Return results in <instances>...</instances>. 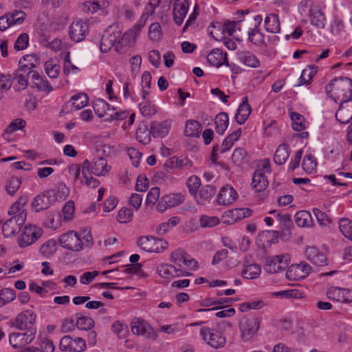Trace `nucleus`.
Wrapping results in <instances>:
<instances>
[{"mask_svg":"<svg viewBox=\"0 0 352 352\" xmlns=\"http://www.w3.org/2000/svg\"><path fill=\"white\" fill-rule=\"evenodd\" d=\"M170 122L165 120L164 122L153 121L150 124V133L153 137H164L170 130Z\"/></svg>","mask_w":352,"mask_h":352,"instance_id":"obj_20","label":"nucleus"},{"mask_svg":"<svg viewBox=\"0 0 352 352\" xmlns=\"http://www.w3.org/2000/svg\"><path fill=\"white\" fill-rule=\"evenodd\" d=\"M289 155V146L286 144H280L276 148L274 156V161L278 165L284 164L287 160Z\"/></svg>","mask_w":352,"mask_h":352,"instance_id":"obj_31","label":"nucleus"},{"mask_svg":"<svg viewBox=\"0 0 352 352\" xmlns=\"http://www.w3.org/2000/svg\"><path fill=\"white\" fill-rule=\"evenodd\" d=\"M131 331L134 334L146 336L151 340H156L157 334L153 330L151 326L144 320L135 318L131 324Z\"/></svg>","mask_w":352,"mask_h":352,"instance_id":"obj_11","label":"nucleus"},{"mask_svg":"<svg viewBox=\"0 0 352 352\" xmlns=\"http://www.w3.org/2000/svg\"><path fill=\"white\" fill-rule=\"evenodd\" d=\"M260 327V320L258 318H243L239 322L241 338L244 341H248L255 335Z\"/></svg>","mask_w":352,"mask_h":352,"instance_id":"obj_8","label":"nucleus"},{"mask_svg":"<svg viewBox=\"0 0 352 352\" xmlns=\"http://www.w3.org/2000/svg\"><path fill=\"white\" fill-rule=\"evenodd\" d=\"M290 261L288 254H281L266 258L264 270L270 274L280 273L286 270Z\"/></svg>","mask_w":352,"mask_h":352,"instance_id":"obj_3","label":"nucleus"},{"mask_svg":"<svg viewBox=\"0 0 352 352\" xmlns=\"http://www.w3.org/2000/svg\"><path fill=\"white\" fill-rule=\"evenodd\" d=\"M42 235V230L35 226H25L21 234L19 245L21 248L32 244Z\"/></svg>","mask_w":352,"mask_h":352,"instance_id":"obj_10","label":"nucleus"},{"mask_svg":"<svg viewBox=\"0 0 352 352\" xmlns=\"http://www.w3.org/2000/svg\"><path fill=\"white\" fill-rule=\"evenodd\" d=\"M89 161L88 160H85L82 166V174L83 175V178L85 180V184L88 186H91V188H96L100 184V182L91 176H89V173L86 172V170H89Z\"/></svg>","mask_w":352,"mask_h":352,"instance_id":"obj_43","label":"nucleus"},{"mask_svg":"<svg viewBox=\"0 0 352 352\" xmlns=\"http://www.w3.org/2000/svg\"><path fill=\"white\" fill-rule=\"evenodd\" d=\"M317 166V162L316 157L311 155H306L302 162V167L304 170L308 173H311L313 170H315Z\"/></svg>","mask_w":352,"mask_h":352,"instance_id":"obj_46","label":"nucleus"},{"mask_svg":"<svg viewBox=\"0 0 352 352\" xmlns=\"http://www.w3.org/2000/svg\"><path fill=\"white\" fill-rule=\"evenodd\" d=\"M60 245L67 250L78 252L82 249V243L76 232L69 231L61 234L58 239Z\"/></svg>","mask_w":352,"mask_h":352,"instance_id":"obj_7","label":"nucleus"},{"mask_svg":"<svg viewBox=\"0 0 352 352\" xmlns=\"http://www.w3.org/2000/svg\"><path fill=\"white\" fill-rule=\"evenodd\" d=\"M132 216L131 209L122 208L118 212L117 219L120 223H125L131 221Z\"/></svg>","mask_w":352,"mask_h":352,"instance_id":"obj_62","label":"nucleus"},{"mask_svg":"<svg viewBox=\"0 0 352 352\" xmlns=\"http://www.w3.org/2000/svg\"><path fill=\"white\" fill-rule=\"evenodd\" d=\"M294 220L296 225L301 228H309L313 225V219L310 212L300 210L296 213Z\"/></svg>","mask_w":352,"mask_h":352,"instance_id":"obj_29","label":"nucleus"},{"mask_svg":"<svg viewBox=\"0 0 352 352\" xmlns=\"http://www.w3.org/2000/svg\"><path fill=\"white\" fill-rule=\"evenodd\" d=\"M238 58L241 63L251 67H258L260 65L258 59L250 52L241 51L238 53Z\"/></svg>","mask_w":352,"mask_h":352,"instance_id":"obj_30","label":"nucleus"},{"mask_svg":"<svg viewBox=\"0 0 352 352\" xmlns=\"http://www.w3.org/2000/svg\"><path fill=\"white\" fill-rule=\"evenodd\" d=\"M162 29L159 23H153L148 30V37L151 41H158L162 38Z\"/></svg>","mask_w":352,"mask_h":352,"instance_id":"obj_51","label":"nucleus"},{"mask_svg":"<svg viewBox=\"0 0 352 352\" xmlns=\"http://www.w3.org/2000/svg\"><path fill=\"white\" fill-rule=\"evenodd\" d=\"M55 252L56 241L54 240L47 241L46 243L43 244L40 248V253L46 258L53 255Z\"/></svg>","mask_w":352,"mask_h":352,"instance_id":"obj_52","label":"nucleus"},{"mask_svg":"<svg viewBox=\"0 0 352 352\" xmlns=\"http://www.w3.org/2000/svg\"><path fill=\"white\" fill-rule=\"evenodd\" d=\"M313 212L318 223L321 226H327L328 224L331 223L330 218L327 216V214L322 212L320 209L315 208L313 209Z\"/></svg>","mask_w":352,"mask_h":352,"instance_id":"obj_63","label":"nucleus"},{"mask_svg":"<svg viewBox=\"0 0 352 352\" xmlns=\"http://www.w3.org/2000/svg\"><path fill=\"white\" fill-rule=\"evenodd\" d=\"M229 123L228 116L226 112H221L214 118L215 130L219 135H223Z\"/></svg>","mask_w":352,"mask_h":352,"instance_id":"obj_33","label":"nucleus"},{"mask_svg":"<svg viewBox=\"0 0 352 352\" xmlns=\"http://www.w3.org/2000/svg\"><path fill=\"white\" fill-rule=\"evenodd\" d=\"M99 107L103 109L106 115H108L106 111H110L111 109L113 111L115 110L114 107H111L110 104L104 100L98 99L94 103V109L95 113L100 118L103 117L104 115L102 113H99Z\"/></svg>","mask_w":352,"mask_h":352,"instance_id":"obj_56","label":"nucleus"},{"mask_svg":"<svg viewBox=\"0 0 352 352\" xmlns=\"http://www.w3.org/2000/svg\"><path fill=\"white\" fill-rule=\"evenodd\" d=\"M190 193L195 196L201 185L200 179L197 176L190 177L186 182Z\"/></svg>","mask_w":352,"mask_h":352,"instance_id":"obj_57","label":"nucleus"},{"mask_svg":"<svg viewBox=\"0 0 352 352\" xmlns=\"http://www.w3.org/2000/svg\"><path fill=\"white\" fill-rule=\"evenodd\" d=\"M251 111L252 108L248 103V97H243L242 98V102L239 105L236 113L235 115L236 121L239 124H243L248 118Z\"/></svg>","mask_w":352,"mask_h":352,"instance_id":"obj_23","label":"nucleus"},{"mask_svg":"<svg viewBox=\"0 0 352 352\" xmlns=\"http://www.w3.org/2000/svg\"><path fill=\"white\" fill-rule=\"evenodd\" d=\"M139 109L143 116L149 118L155 114L156 109L149 100H145L139 104Z\"/></svg>","mask_w":352,"mask_h":352,"instance_id":"obj_49","label":"nucleus"},{"mask_svg":"<svg viewBox=\"0 0 352 352\" xmlns=\"http://www.w3.org/2000/svg\"><path fill=\"white\" fill-rule=\"evenodd\" d=\"M89 170H86L89 174L96 176L105 175L110 170L107 166V160L104 157H99L94 162H89Z\"/></svg>","mask_w":352,"mask_h":352,"instance_id":"obj_17","label":"nucleus"},{"mask_svg":"<svg viewBox=\"0 0 352 352\" xmlns=\"http://www.w3.org/2000/svg\"><path fill=\"white\" fill-rule=\"evenodd\" d=\"M251 184L257 192H261L267 186L268 181L265 175V172L262 169H258L255 171Z\"/></svg>","mask_w":352,"mask_h":352,"instance_id":"obj_24","label":"nucleus"},{"mask_svg":"<svg viewBox=\"0 0 352 352\" xmlns=\"http://www.w3.org/2000/svg\"><path fill=\"white\" fill-rule=\"evenodd\" d=\"M241 133V129H238L230 134L222 142L220 151L221 153H223L229 151L232 147L234 142L240 138Z\"/></svg>","mask_w":352,"mask_h":352,"instance_id":"obj_34","label":"nucleus"},{"mask_svg":"<svg viewBox=\"0 0 352 352\" xmlns=\"http://www.w3.org/2000/svg\"><path fill=\"white\" fill-rule=\"evenodd\" d=\"M309 16L312 25L321 29L324 28L326 18L324 14L318 6H311L309 10Z\"/></svg>","mask_w":352,"mask_h":352,"instance_id":"obj_19","label":"nucleus"},{"mask_svg":"<svg viewBox=\"0 0 352 352\" xmlns=\"http://www.w3.org/2000/svg\"><path fill=\"white\" fill-rule=\"evenodd\" d=\"M339 228L342 234L352 241V221L347 218L340 219Z\"/></svg>","mask_w":352,"mask_h":352,"instance_id":"obj_44","label":"nucleus"},{"mask_svg":"<svg viewBox=\"0 0 352 352\" xmlns=\"http://www.w3.org/2000/svg\"><path fill=\"white\" fill-rule=\"evenodd\" d=\"M247 153L243 148H236L233 152L232 160L234 163L240 164L244 162Z\"/></svg>","mask_w":352,"mask_h":352,"instance_id":"obj_64","label":"nucleus"},{"mask_svg":"<svg viewBox=\"0 0 352 352\" xmlns=\"http://www.w3.org/2000/svg\"><path fill=\"white\" fill-rule=\"evenodd\" d=\"M244 20L227 21L223 24L219 22H212L208 28L209 34L216 41H221L223 38L225 32L229 36H232L236 31V29L241 30L239 25Z\"/></svg>","mask_w":352,"mask_h":352,"instance_id":"obj_2","label":"nucleus"},{"mask_svg":"<svg viewBox=\"0 0 352 352\" xmlns=\"http://www.w3.org/2000/svg\"><path fill=\"white\" fill-rule=\"evenodd\" d=\"M290 118L292 120V128L294 131H300L305 129L304 117L298 113L292 112Z\"/></svg>","mask_w":352,"mask_h":352,"instance_id":"obj_48","label":"nucleus"},{"mask_svg":"<svg viewBox=\"0 0 352 352\" xmlns=\"http://www.w3.org/2000/svg\"><path fill=\"white\" fill-rule=\"evenodd\" d=\"M187 257V254L181 249H178L172 253L170 256V261L177 265L179 267H182Z\"/></svg>","mask_w":352,"mask_h":352,"instance_id":"obj_58","label":"nucleus"},{"mask_svg":"<svg viewBox=\"0 0 352 352\" xmlns=\"http://www.w3.org/2000/svg\"><path fill=\"white\" fill-rule=\"evenodd\" d=\"M343 294V288L330 287L327 292V296L331 300L342 302V296Z\"/></svg>","mask_w":352,"mask_h":352,"instance_id":"obj_60","label":"nucleus"},{"mask_svg":"<svg viewBox=\"0 0 352 352\" xmlns=\"http://www.w3.org/2000/svg\"><path fill=\"white\" fill-rule=\"evenodd\" d=\"M56 197L57 193L54 189L45 190L34 198L32 208L36 212L46 210L56 201Z\"/></svg>","mask_w":352,"mask_h":352,"instance_id":"obj_4","label":"nucleus"},{"mask_svg":"<svg viewBox=\"0 0 352 352\" xmlns=\"http://www.w3.org/2000/svg\"><path fill=\"white\" fill-rule=\"evenodd\" d=\"M156 238L151 236H142L138 240V245L144 251L149 252H157L159 247L155 246Z\"/></svg>","mask_w":352,"mask_h":352,"instance_id":"obj_26","label":"nucleus"},{"mask_svg":"<svg viewBox=\"0 0 352 352\" xmlns=\"http://www.w3.org/2000/svg\"><path fill=\"white\" fill-rule=\"evenodd\" d=\"M208 63L213 66L217 67L222 65H228L226 53H223L221 50L213 49L207 56Z\"/></svg>","mask_w":352,"mask_h":352,"instance_id":"obj_21","label":"nucleus"},{"mask_svg":"<svg viewBox=\"0 0 352 352\" xmlns=\"http://www.w3.org/2000/svg\"><path fill=\"white\" fill-rule=\"evenodd\" d=\"M163 201L170 208L175 207L184 201V196L181 192L169 193L163 196Z\"/></svg>","mask_w":352,"mask_h":352,"instance_id":"obj_36","label":"nucleus"},{"mask_svg":"<svg viewBox=\"0 0 352 352\" xmlns=\"http://www.w3.org/2000/svg\"><path fill=\"white\" fill-rule=\"evenodd\" d=\"M21 185V179L16 177H11L7 182L6 189L10 195H14Z\"/></svg>","mask_w":352,"mask_h":352,"instance_id":"obj_50","label":"nucleus"},{"mask_svg":"<svg viewBox=\"0 0 352 352\" xmlns=\"http://www.w3.org/2000/svg\"><path fill=\"white\" fill-rule=\"evenodd\" d=\"M336 120L346 124L352 119V101L341 102L339 109L336 113Z\"/></svg>","mask_w":352,"mask_h":352,"instance_id":"obj_18","label":"nucleus"},{"mask_svg":"<svg viewBox=\"0 0 352 352\" xmlns=\"http://www.w3.org/2000/svg\"><path fill=\"white\" fill-rule=\"evenodd\" d=\"M200 226L201 228H212L219 223V219L217 217H209L201 215L199 219Z\"/></svg>","mask_w":352,"mask_h":352,"instance_id":"obj_53","label":"nucleus"},{"mask_svg":"<svg viewBox=\"0 0 352 352\" xmlns=\"http://www.w3.org/2000/svg\"><path fill=\"white\" fill-rule=\"evenodd\" d=\"M305 255L310 262L317 266H324L327 265L328 260L324 254L319 251L316 247H308L305 250Z\"/></svg>","mask_w":352,"mask_h":352,"instance_id":"obj_15","label":"nucleus"},{"mask_svg":"<svg viewBox=\"0 0 352 352\" xmlns=\"http://www.w3.org/2000/svg\"><path fill=\"white\" fill-rule=\"evenodd\" d=\"M20 230V227H18L17 223L12 217L8 219L2 226V232L5 237L14 236Z\"/></svg>","mask_w":352,"mask_h":352,"instance_id":"obj_38","label":"nucleus"},{"mask_svg":"<svg viewBox=\"0 0 352 352\" xmlns=\"http://www.w3.org/2000/svg\"><path fill=\"white\" fill-rule=\"evenodd\" d=\"M201 129L199 122L190 120L186 122L184 133L188 137H198Z\"/></svg>","mask_w":352,"mask_h":352,"instance_id":"obj_37","label":"nucleus"},{"mask_svg":"<svg viewBox=\"0 0 352 352\" xmlns=\"http://www.w3.org/2000/svg\"><path fill=\"white\" fill-rule=\"evenodd\" d=\"M76 326L78 329L87 331L94 326V321L90 317L84 316L78 313L76 314Z\"/></svg>","mask_w":352,"mask_h":352,"instance_id":"obj_41","label":"nucleus"},{"mask_svg":"<svg viewBox=\"0 0 352 352\" xmlns=\"http://www.w3.org/2000/svg\"><path fill=\"white\" fill-rule=\"evenodd\" d=\"M215 188L211 185H206L203 186L199 190V193L195 195V198L199 204L204 205L206 202L210 201L211 198L215 194Z\"/></svg>","mask_w":352,"mask_h":352,"instance_id":"obj_25","label":"nucleus"},{"mask_svg":"<svg viewBox=\"0 0 352 352\" xmlns=\"http://www.w3.org/2000/svg\"><path fill=\"white\" fill-rule=\"evenodd\" d=\"M59 348L63 351L82 352L86 348V342L81 338L73 339L69 336H65L60 341Z\"/></svg>","mask_w":352,"mask_h":352,"instance_id":"obj_9","label":"nucleus"},{"mask_svg":"<svg viewBox=\"0 0 352 352\" xmlns=\"http://www.w3.org/2000/svg\"><path fill=\"white\" fill-rule=\"evenodd\" d=\"M265 30L270 33H279L280 31V21L278 14H270L265 19Z\"/></svg>","mask_w":352,"mask_h":352,"instance_id":"obj_28","label":"nucleus"},{"mask_svg":"<svg viewBox=\"0 0 352 352\" xmlns=\"http://www.w3.org/2000/svg\"><path fill=\"white\" fill-rule=\"evenodd\" d=\"M248 39L249 41L256 45L267 46V43L265 41L264 34L260 31L259 29L252 28L248 32Z\"/></svg>","mask_w":352,"mask_h":352,"instance_id":"obj_40","label":"nucleus"},{"mask_svg":"<svg viewBox=\"0 0 352 352\" xmlns=\"http://www.w3.org/2000/svg\"><path fill=\"white\" fill-rule=\"evenodd\" d=\"M29 44V36L27 33L21 34L16 38L14 48L16 51L23 50L27 48Z\"/></svg>","mask_w":352,"mask_h":352,"instance_id":"obj_55","label":"nucleus"},{"mask_svg":"<svg viewBox=\"0 0 352 352\" xmlns=\"http://www.w3.org/2000/svg\"><path fill=\"white\" fill-rule=\"evenodd\" d=\"M25 124V121L21 118L15 119L8 126L6 133H12L17 130H21L24 128Z\"/></svg>","mask_w":352,"mask_h":352,"instance_id":"obj_61","label":"nucleus"},{"mask_svg":"<svg viewBox=\"0 0 352 352\" xmlns=\"http://www.w3.org/2000/svg\"><path fill=\"white\" fill-rule=\"evenodd\" d=\"M237 199V193L231 186H226L221 188L217 197L219 205H229L233 204Z\"/></svg>","mask_w":352,"mask_h":352,"instance_id":"obj_14","label":"nucleus"},{"mask_svg":"<svg viewBox=\"0 0 352 352\" xmlns=\"http://www.w3.org/2000/svg\"><path fill=\"white\" fill-rule=\"evenodd\" d=\"M120 38V33L118 32L110 33L109 32H106L101 38L100 41V50L102 52H107L109 51L113 47H115V43Z\"/></svg>","mask_w":352,"mask_h":352,"instance_id":"obj_22","label":"nucleus"},{"mask_svg":"<svg viewBox=\"0 0 352 352\" xmlns=\"http://www.w3.org/2000/svg\"><path fill=\"white\" fill-rule=\"evenodd\" d=\"M36 331H27L24 333H12L9 336V341L13 348L18 349L31 343L35 338Z\"/></svg>","mask_w":352,"mask_h":352,"instance_id":"obj_12","label":"nucleus"},{"mask_svg":"<svg viewBox=\"0 0 352 352\" xmlns=\"http://www.w3.org/2000/svg\"><path fill=\"white\" fill-rule=\"evenodd\" d=\"M326 91L336 102L351 101L352 80L348 77L336 78L326 86Z\"/></svg>","mask_w":352,"mask_h":352,"instance_id":"obj_1","label":"nucleus"},{"mask_svg":"<svg viewBox=\"0 0 352 352\" xmlns=\"http://www.w3.org/2000/svg\"><path fill=\"white\" fill-rule=\"evenodd\" d=\"M276 217L283 230L289 231L294 227L293 221L290 214L278 213Z\"/></svg>","mask_w":352,"mask_h":352,"instance_id":"obj_47","label":"nucleus"},{"mask_svg":"<svg viewBox=\"0 0 352 352\" xmlns=\"http://www.w3.org/2000/svg\"><path fill=\"white\" fill-rule=\"evenodd\" d=\"M188 10L187 0H175L173 4V19L175 23L181 25Z\"/></svg>","mask_w":352,"mask_h":352,"instance_id":"obj_16","label":"nucleus"},{"mask_svg":"<svg viewBox=\"0 0 352 352\" xmlns=\"http://www.w3.org/2000/svg\"><path fill=\"white\" fill-rule=\"evenodd\" d=\"M88 30V25L82 21H74L69 28V35L70 38L74 42H80L86 36V32Z\"/></svg>","mask_w":352,"mask_h":352,"instance_id":"obj_13","label":"nucleus"},{"mask_svg":"<svg viewBox=\"0 0 352 352\" xmlns=\"http://www.w3.org/2000/svg\"><path fill=\"white\" fill-rule=\"evenodd\" d=\"M158 274L164 278L175 277L176 267L171 264H160L157 267Z\"/></svg>","mask_w":352,"mask_h":352,"instance_id":"obj_42","label":"nucleus"},{"mask_svg":"<svg viewBox=\"0 0 352 352\" xmlns=\"http://www.w3.org/2000/svg\"><path fill=\"white\" fill-rule=\"evenodd\" d=\"M261 267L258 264H250L245 266L241 272V276L244 278L254 279L257 278L261 274Z\"/></svg>","mask_w":352,"mask_h":352,"instance_id":"obj_39","label":"nucleus"},{"mask_svg":"<svg viewBox=\"0 0 352 352\" xmlns=\"http://www.w3.org/2000/svg\"><path fill=\"white\" fill-rule=\"evenodd\" d=\"M6 14L11 27L21 25L27 16L25 12L19 10L8 12Z\"/></svg>","mask_w":352,"mask_h":352,"instance_id":"obj_35","label":"nucleus"},{"mask_svg":"<svg viewBox=\"0 0 352 352\" xmlns=\"http://www.w3.org/2000/svg\"><path fill=\"white\" fill-rule=\"evenodd\" d=\"M36 321V314L32 310H25L18 314L12 322V326L19 330L36 331L34 327Z\"/></svg>","mask_w":352,"mask_h":352,"instance_id":"obj_6","label":"nucleus"},{"mask_svg":"<svg viewBox=\"0 0 352 352\" xmlns=\"http://www.w3.org/2000/svg\"><path fill=\"white\" fill-rule=\"evenodd\" d=\"M186 166H192V162L187 157L179 158L175 156L168 159L164 165L167 168H182Z\"/></svg>","mask_w":352,"mask_h":352,"instance_id":"obj_32","label":"nucleus"},{"mask_svg":"<svg viewBox=\"0 0 352 352\" xmlns=\"http://www.w3.org/2000/svg\"><path fill=\"white\" fill-rule=\"evenodd\" d=\"M60 67L58 65L47 61L45 64V70L47 76L51 78H56L60 73Z\"/></svg>","mask_w":352,"mask_h":352,"instance_id":"obj_54","label":"nucleus"},{"mask_svg":"<svg viewBox=\"0 0 352 352\" xmlns=\"http://www.w3.org/2000/svg\"><path fill=\"white\" fill-rule=\"evenodd\" d=\"M71 100H73V107L75 110H79L85 107L88 103V96L85 93H79L74 95Z\"/></svg>","mask_w":352,"mask_h":352,"instance_id":"obj_45","label":"nucleus"},{"mask_svg":"<svg viewBox=\"0 0 352 352\" xmlns=\"http://www.w3.org/2000/svg\"><path fill=\"white\" fill-rule=\"evenodd\" d=\"M12 82L10 75H0V100L3 98V94L11 87Z\"/></svg>","mask_w":352,"mask_h":352,"instance_id":"obj_59","label":"nucleus"},{"mask_svg":"<svg viewBox=\"0 0 352 352\" xmlns=\"http://www.w3.org/2000/svg\"><path fill=\"white\" fill-rule=\"evenodd\" d=\"M135 41L133 30H129L119 40L117 39L115 43V50L118 52H122L124 47L129 46L131 43H133Z\"/></svg>","mask_w":352,"mask_h":352,"instance_id":"obj_27","label":"nucleus"},{"mask_svg":"<svg viewBox=\"0 0 352 352\" xmlns=\"http://www.w3.org/2000/svg\"><path fill=\"white\" fill-rule=\"evenodd\" d=\"M199 334L207 344L214 349L221 348L226 344V338L220 331L211 329L208 327H202Z\"/></svg>","mask_w":352,"mask_h":352,"instance_id":"obj_5","label":"nucleus"}]
</instances>
